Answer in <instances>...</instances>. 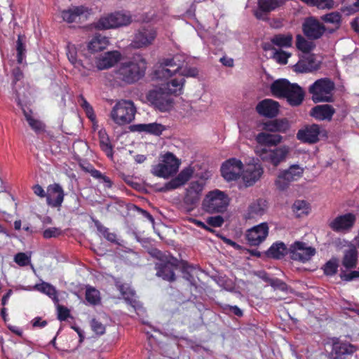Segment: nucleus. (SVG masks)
<instances>
[{
  "label": "nucleus",
  "mask_w": 359,
  "mask_h": 359,
  "mask_svg": "<svg viewBox=\"0 0 359 359\" xmlns=\"http://www.w3.org/2000/svg\"><path fill=\"white\" fill-rule=\"evenodd\" d=\"M147 62L143 58L123 63L116 72L117 78L127 83H133L144 76Z\"/></svg>",
  "instance_id": "obj_3"
},
{
  "label": "nucleus",
  "mask_w": 359,
  "mask_h": 359,
  "mask_svg": "<svg viewBox=\"0 0 359 359\" xmlns=\"http://www.w3.org/2000/svg\"><path fill=\"white\" fill-rule=\"evenodd\" d=\"M109 43V39L107 36L96 34L88 43V48L91 52H98L105 49Z\"/></svg>",
  "instance_id": "obj_34"
},
{
  "label": "nucleus",
  "mask_w": 359,
  "mask_h": 359,
  "mask_svg": "<svg viewBox=\"0 0 359 359\" xmlns=\"http://www.w3.org/2000/svg\"><path fill=\"white\" fill-rule=\"evenodd\" d=\"M121 59L118 51H109L100 55L96 60V65L99 69H105L111 67Z\"/></svg>",
  "instance_id": "obj_29"
},
{
  "label": "nucleus",
  "mask_w": 359,
  "mask_h": 359,
  "mask_svg": "<svg viewBox=\"0 0 359 359\" xmlns=\"http://www.w3.org/2000/svg\"><path fill=\"white\" fill-rule=\"evenodd\" d=\"M266 209V203L264 200H257L250 204L248 208L249 217L262 215Z\"/></svg>",
  "instance_id": "obj_41"
},
{
  "label": "nucleus",
  "mask_w": 359,
  "mask_h": 359,
  "mask_svg": "<svg viewBox=\"0 0 359 359\" xmlns=\"http://www.w3.org/2000/svg\"><path fill=\"white\" fill-rule=\"evenodd\" d=\"M22 111L27 121L35 132L39 133L43 130V124L40 121L33 118L31 111H28L24 108H22Z\"/></svg>",
  "instance_id": "obj_46"
},
{
  "label": "nucleus",
  "mask_w": 359,
  "mask_h": 359,
  "mask_svg": "<svg viewBox=\"0 0 359 359\" xmlns=\"http://www.w3.org/2000/svg\"><path fill=\"white\" fill-rule=\"evenodd\" d=\"M340 277L343 280L351 281L355 278H359V271H353L349 273L341 271L340 273Z\"/></svg>",
  "instance_id": "obj_60"
},
{
  "label": "nucleus",
  "mask_w": 359,
  "mask_h": 359,
  "mask_svg": "<svg viewBox=\"0 0 359 359\" xmlns=\"http://www.w3.org/2000/svg\"><path fill=\"white\" fill-rule=\"evenodd\" d=\"M278 108V103L270 99H265L259 102L256 107V109L260 115L269 118L277 116Z\"/></svg>",
  "instance_id": "obj_27"
},
{
  "label": "nucleus",
  "mask_w": 359,
  "mask_h": 359,
  "mask_svg": "<svg viewBox=\"0 0 359 359\" xmlns=\"http://www.w3.org/2000/svg\"><path fill=\"white\" fill-rule=\"evenodd\" d=\"M344 11L351 14L359 11V0H346Z\"/></svg>",
  "instance_id": "obj_54"
},
{
  "label": "nucleus",
  "mask_w": 359,
  "mask_h": 359,
  "mask_svg": "<svg viewBox=\"0 0 359 359\" xmlns=\"http://www.w3.org/2000/svg\"><path fill=\"white\" fill-rule=\"evenodd\" d=\"M287 124L285 121L280 120L269 121L264 123L263 128L269 132H283L285 131Z\"/></svg>",
  "instance_id": "obj_43"
},
{
  "label": "nucleus",
  "mask_w": 359,
  "mask_h": 359,
  "mask_svg": "<svg viewBox=\"0 0 359 359\" xmlns=\"http://www.w3.org/2000/svg\"><path fill=\"white\" fill-rule=\"evenodd\" d=\"M334 88V83L330 79H320L310 86L309 91L312 95L313 101L316 103L331 102Z\"/></svg>",
  "instance_id": "obj_9"
},
{
  "label": "nucleus",
  "mask_w": 359,
  "mask_h": 359,
  "mask_svg": "<svg viewBox=\"0 0 359 359\" xmlns=\"http://www.w3.org/2000/svg\"><path fill=\"white\" fill-rule=\"evenodd\" d=\"M156 36V30L150 26H144L139 29L132 41V46L140 48L151 45Z\"/></svg>",
  "instance_id": "obj_16"
},
{
  "label": "nucleus",
  "mask_w": 359,
  "mask_h": 359,
  "mask_svg": "<svg viewBox=\"0 0 359 359\" xmlns=\"http://www.w3.org/2000/svg\"><path fill=\"white\" fill-rule=\"evenodd\" d=\"M132 22V16L128 11H121L101 17L95 23L97 29H114L127 26Z\"/></svg>",
  "instance_id": "obj_8"
},
{
  "label": "nucleus",
  "mask_w": 359,
  "mask_h": 359,
  "mask_svg": "<svg viewBox=\"0 0 359 359\" xmlns=\"http://www.w3.org/2000/svg\"><path fill=\"white\" fill-rule=\"evenodd\" d=\"M263 168L259 163L250 164L243 170L242 177L246 187H250L258 181L263 174Z\"/></svg>",
  "instance_id": "obj_22"
},
{
  "label": "nucleus",
  "mask_w": 359,
  "mask_h": 359,
  "mask_svg": "<svg viewBox=\"0 0 359 359\" xmlns=\"http://www.w3.org/2000/svg\"><path fill=\"white\" fill-rule=\"evenodd\" d=\"M34 289L48 296L53 299L55 304H57L59 302L57 290L50 283L42 282L40 284H36L34 287Z\"/></svg>",
  "instance_id": "obj_36"
},
{
  "label": "nucleus",
  "mask_w": 359,
  "mask_h": 359,
  "mask_svg": "<svg viewBox=\"0 0 359 359\" xmlns=\"http://www.w3.org/2000/svg\"><path fill=\"white\" fill-rule=\"evenodd\" d=\"M320 128L318 125L312 124L306 126L297 133V138L302 142L313 144L319 140Z\"/></svg>",
  "instance_id": "obj_21"
},
{
  "label": "nucleus",
  "mask_w": 359,
  "mask_h": 359,
  "mask_svg": "<svg viewBox=\"0 0 359 359\" xmlns=\"http://www.w3.org/2000/svg\"><path fill=\"white\" fill-rule=\"evenodd\" d=\"M311 6H315L320 9H330L333 8L334 1L332 0H313Z\"/></svg>",
  "instance_id": "obj_55"
},
{
  "label": "nucleus",
  "mask_w": 359,
  "mask_h": 359,
  "mask_svg": "<svg viewBox=\"0 0 359 359\" xmlns=\"http://www.w3.org/2000/svg\"><path fill=\"white\" fill-rule=\"evenodd\" d=\"M224 222V218L220 215L209 217L206 220L207 224L213 227L222 226Z\"/></svg>",
  "instance_id": "obj_57"
},
{
  "label": "nucleus",
  "mask_w": 359,
  "mask_h": 359,
  "mask_svg": "<svg viewBox=\"0 0 359 359\" xmlns=\"http://www.w3.org/2000/svg\"><path fill=\"white\" fill-rule=\"evenodd\" d=\"M64 200V191L62 187L57 184H50L48 187L46 193L47 203L52 207H59Z\"/></svg>",
  "instance_id": "obj_25"
},
{
  "label": "nucleus",
  "mask_w": 359,
  "mask_h": 359,
  "mask_svg": "<svg viewBox=\"0 0 359 359\" xmlns=\"http://www.w3.org/2000/svg\"><path fill=\"white\" fill-rule=\"evenodd\" d=\"M297 48L301 50L304 54L310 53L313 49L314 44L313 42L309 41L304 36L298 34L296 37Z\"/></svg>",
  "instance_id": "obj_44"
},
{
  "label": "nucleus",
  "mask_w": 359,
  "mask_h": 359,
  "mask_svg": "<svg viewBox=\"0 0 359 359\" xmlns=\"http://www.w3.org/2000/svg\"><path fill=\"white\" fill-rule=\"evenodd\" d=\"M176 262L177 260H175L174 262L157 263L155 267L157 271L156 276L169 282L174 281L175 280V270L177 268Z\"/></svg>",
  "instance_id": "obj_26"
},
{
  "label": "nucleus",
  "mask_w": 359,
  "mask_h": 359,
  "mask_svg": "<svg viewBox=\"0 0 359 359\" xmlns=\"http://www.w3.org/2000/svg\"><path fill=\"white\" fill-rule=\"evenodd\" d=\"M338 268V261L337 259H332L324 266V273L328 276H332L336 273Z\"/></svg>",
  "instance_id": "obj_50"
},
{
  "label": "nucleus",
  "mask_w": 359,
  "mask_h": 359,
  "mask_svg": "<svg viewBox=\"0 0 359 359\" xmlns=\"http://www.w3.org/2000/svg\"><path fill=\"white\" fill-rule=\"evenodd\" d=\"M165 91L161 90H150L147 96L148 101L161 111H167L172 107V101Z\"/></svg>",
  "instance_id": "obj_14"
},
{
  "label": "nucleus",
  "mask_w": 359,
  "mask_h": 359,
  "mask_svg": "<svg viewBox=\"0 0 359 359\" xmlns=\"http://www.w3.org/2000/svg\"><path fill=\"white\" fill-rule=\"evenodd\" d=\"M243 170L241 161L232 158L226 161L221 167L222 176L228 182L237 180Z\"/></svg>",
  "instance_id": "obj_15"
},
{
  "label": "nucleus",
  "mask_w": 359,
  "mask_h": 359,
  "mask_svg": "<svg viewBox=\"0 0 359 359\" xmlns=\"http://www.w3.org/2000/svg\"><path fill=\"white\" fill-rule=\"evenodd\" d=\"M355 219V216L353 213L341 215L331 220L329 226L337 233H345L351 231Z\"/></svg>",
  "instance_id": "obj_17"
},
{
  "label": "nucleus",
  "mask_w": 359,
  "mask_h": 359,
  "mask_svg": "<svg viewBox=\"0 0 359 359\" xmlns=\"http://www.w3.org/2000/svg\"><path fill=\"white\" fill-rule=\"evenodd\" d=\"M204 189V184L198 181L191 182L186 189V194L183 198L182 210L189 213L193 211L201 199Z\"/></svg>",
  "instance_id": "obj_10"
},
{
  "label": "nucleus",
  "mask_w": 359,
  "mask_h": 359,
  "mask_svg": "<svg viewBox=\"0 0 359 359\" xmlns=\"http://www.w3.org/2000/svg\"><path fill=\"white\" fill-rule=\"evenodd\" d=\"M268 234V224L263 222L248 229L246 233V239L249 245L257 246L265 241Z\"/></svg>",
  "instance_id": "obj_18"
},
{
  "label": "nucleus",
  "mask_w": 359,
  "mask_h": 359,
  "mask_svg": "<svg viewBox=\"0 0 359 359\" xmlns=\"http://www.w3.org/2000/svg\"><path fill=\"white\" fill-rule=\"evenodd\" d=\"M67 55L69 62L73 66L78 69L79 73L83 76L88 75V72L86 71L82 62L76 58V48L73 45H68L67 48Z\"/></svg>",
  "instance_id": "obj_32"
},
{
  "label": "nucleus",
  "mask_w": 359,
  "mask_h": 359,
  "mask_svg": "<svg viewBox=\"0 0 359 359\" xmlns=\"http://www.w3.org/2000/svg\"><path fill=\"white\" fill-rule=\"evenodd\" d=\"M57 318L60 320H65L69 316V310L61 305L57 304Z\"/></svg>",
  "instance_id": "obj_59"
},
{
  "label": "nucleus",
  "mask_w": 359,
  "mask_h": 359,
  "mask_svg": "<svg viewBox=\"0 0 359 359\" xmlns=\"http://www.w3.org/2000/svg\"><path fill=\"white\" fill-rule=\"evenodd\" d=\"M292 35L291 34H278L271 39L273 45L279 48H290L292 45Z\"/></svg>",
  "instance_id": "obj_38"
},
{
  "label": "nucleus",
  "mask_w": 359,
  "mask_h": 359,
  "mask_svg": "<svg viewBox=\"0 0 359 359\" xmlns=\"http://www.w3.org/2000/svg\"><path fill=\"white\" fill-rule=\"evenodd\" d=\"M334 113L335 110L331 105L321 104L312 108L310 115L319 121H330Z\"/></svg>",
  "instance_id": "obj_31"
},
{
  "label": "nucleus",
  "mask_w": 359,
  "mask_h": 359,
  "mask_svg": "<svg viewBox=\"0 0 359 359\" xmlns=\"http://www.w3.org/2000/svg\"><path fill=\"white\" fill-rule=\"evenodd\" d=\"M272 94L277 97H285L292 106L299 105L304 97L303 90L296 83H290L287 79H281L273 81L271 86Z\"/></svg>",
  "instance_id": "obj_2"
},
{
  "label": "nucleus",
  "mask_w": 359,
  "mask_h": 359,
  "mask_svg": "<svg viewBox=\"0 0 359 359\" xmlns=\"http://www.w3.org/2000/svg\"><path fill=\"white\" fill-rule=\"evenodd\" d=\"M14 261L20 266H25L31 262V255L25 252H19L14 257Z\"/></svg>",
  "instance_id": "obj_51"
},
{
  "label": "nucleus",
  "mask_w": 359,
  "mask_h": 359,
  "mask_svg": "<svg viewBox=\"0 0 359 359\" xmlns=\"http://www.w3.org/2000/svg\"><path fill=\"white\" fill-rule=\"evenodd\" d=\"M139 132H145L154 135H160L165 130V127L158 123H140L135 126Z\"/></svg>",
  "instance_id": "obj_33"
},
{
  "label": "nucleus",
  "mask_w": 359,
  "mask_h": 359,
  "mask_svg": "<svg viewBox=\"0 0 359 359\" xmlns=\"http://www.w3.org/2000/svg\"><path fill=\"white\" fill-rule=\"evenodd\" d=\"M17 57L18 62L22 63L25 55V46L22 41V36L19 35L17 41Z\"/></svg>",
  "instance_id": "obj_52"
},
{
  "label": "nucleus",
  "mask_w": 359,
  "mask_h": 359,
  "mask_svg": "<svg viewBox=\"0 0 359 359\" xmlns=\"http://www.w3.org/2000/svg\"><path fill=\"white\" fill-rule=\"evenodd\" d=\"M356 351L355 347L349 343L333 344L332 352L338 355H351Z\"/></svg>",
  "instance_id": "obj_39"
},
{
  "label": "nucleus",
  "mask_w": 359,
  "mask_h": 359,
  "mask_svg": "<svg viewBox=\"0 0 359 359\" xmlns=\"http://www.w3.org/2000/svg\"><path fill=\"white\" fill-rule=\"evenodd\" d=\"M90 326L93 331L97 334L102 335L105 332L104 325L96 319H93L91 320Z\"/></svg>",
  "instance_id": "obj_56"
},
{
  "label": "nucleus",
  "mask_w": 359,
  "mask_h": 359,
  "mask_svg": "<svg viewBox=\"0 0 359 359\" xmlns=\"http://www.w3.org/2000/svg\"><path fill=\"white\" fill-rule=\"evenodd\" d=\"M116 287L120 291L121 295L137 311L139 315V312L142 311V306L139 302L136 300L135 293L128 285L116 283Z\"/></svg>",
  "instance_id": "obj_30"
},
{
  "label": "nucleus",
  "mask_w": 359,
  "mask_h": 359,
  "mask_svg": "<svg viewBox=\"0 0 359 359\" xmlns=\"http://www.w3.org/2000/svg\"><path fill=\"white\" fill-rule=\"evenodd\" d=\"M304 34L313 39L320 38L325 32V27L313 18L307 19L303 25Z\"/></svg>",
  "instance_id": "obj_24"
},
{
  "label": "nucleus",
  "mask_w": 359,
  "mask_h": 359,
  "mask_svg": "<svg viewBox=\"0 0 359 359\" xmlns=\"http://www.w3.org/2000/svg\"><path fill=\"white\" fill-rule=\"evenodd\" d=\"M321 20L327 23L339 25L341 22V15L339 12H332L323 15Z\"/></svg>",
  "instance_id": "obj_48"
},
{
  "label": "nucleus",
  "mask_w": 359,
  "mask_h": 359,
  "mask_svg": "<svg viewBox=\"0 0 359 359\" xmlns=\"http://www.w3.org/2000/svg\"><path fill=\"white\" fill-rule=\"evenodd\" d=\"M193 174L194 169L191 167H187L182 170L175 178L166 182L163 187L159 189V191L165 192L176 189L188 182Z\"/></svg>",
  "instance_id": "obj_20"
},
{
  "label": "nucleus",
  "mask_w": 359,
  "mask_h": 359,
  "mask_svg": "<svg viewBox=\"0 0 359 359\" xmlns=\"http://www.w3.org/2000/svg\"><path fill=\"white\" fill-rule=\"evenodd\" d=\"M358 252L355 246L345 250L342 259V265L346 269L355 268L357 265Z\"/></svg>",
  "instance_id": "obj_35"
},
{
  "label": "nucleus",
  "mask_w": 359,
  "mask_h": 359,
  "mask_svg": "<svg viewBox=\"0 0 359 359\" xmlns=\"http://www.w3.org/2000/svg\"><path fill=\"white\" fill-rule=\"evenodd\" d=\"M97 230L104 236V238L110 242H116V236L114 233L109 231L108 229L103 226L100 224H96Z\"/></svg>",
  "instance_id": "obj_53"
},
{
  "label": "nucleus",
  "mask_w": 359,
  "mask_h": 359,
  "mask_svg": "<svg viewBox=\"0 0 359 359\" xmlns=\"http://www.w3.org/2000/svg\"><path fill=\"white\" fill-rule=\"evenodd\" d=\"M319 62L315 59V56L308 53L301 56L300 60L294 66V71L297 72H311L319 68Z\"/></svg>",
  "instance_id": "obj_23"
},
{
  "label": "nucleus",
  "mask_w": 359,
  "mask_h": 359,
  "mask_svg": "<svg viewBox=\"0 0 359 359\" xmlns=\"http://www.w3.org/2000/svg\"><path fill=\"white\" fill-rule=\"evenodd\" d=\"M283 137L280 135L270 134L267 133H259L255 137L258 145L256 147L271 148L276 147L282 142Z\"/></svg>",
  "instance_id": "obj_28"
},
{
  "label": "nucleus",
  "mask_w": 359,
  "mask_h": 359,
  "mask_svg": "<svg viewBox=\"0 0 359 359\" xmlns=\"http://www.w3.org/2000/svg\"><path fill=\"white\" fill-rule=\"evenodd\" d=\"M290 252L292 259L305 263L314 256L316 249L305 243L296 241L290 245Z\"/></svg>",
  "instance_id": "obj_13"
},
{
  "label": "nucleus",
  "mask_w": 359,
  "mask_h": 359,
  "mask_svg": "<svg viewBox=\"0 0 359 359\" xmlns=\"http://www.w3.org/2000/svg\"><path fill=\"white\" fill-rule=\"evenodd\" d=\"M224 309L226 311H230L233 312L237 316L240 317V316H243L242 310L240 308H238L237 306L226 305L224 307Z\"/></svg>",
  "instance_id": "obj_63"
},
{
  "label": "nucleus",
  "mask_w": 359,
  "mask_h": 359,
  "mask_svg": "<svg viewBox=\"0 0 359 359\" xmlns=\"http://www.w3.org/2000/svg\"><path fill=\"white\" fill-rule=\"evenodd\" d=\"M180 56L163 58L154 74L157 79L164 80L161 90L167 94L180 95L184 84V77H195L198 71L196 67H183L180 64Z\"/></svg>",
  "instance_id": "obj_1"
},
{
  "label": "nucleus",
  "mask_w": 359,
  "mask_h": 359,
  "mask_svg": "<svg viewBox=\"0 0 359 359\" xmlns=\"http://www.w3.org/2000/svg\"><path fill=\"white\" fill-rule=\"evenodd\" d=\"M292 211L297 217H301L309 213L310 207L305 201L298 200L294 203Z\"/></svg>",
  "instance_id": "obj_42"
},
{
  "label": "nucleus",
  "mask_w": 359,
  "mask_h": 359,
  "mask_svg": "<svg viewBox=\"0 0 359 359\" xmlns=\"http://www.w3.org/2000/svg\"><path fill=\"white\" fill-rule=\"evenodd\" d=\"M180 165V160L173 154L167 152L161 156L158 164L152 166L151 172L158 177L168 179L177 172Z\"/></svg>",
  "instance_id": "obj_5"
},
{
  "label": "nucleus",
  "mask_w": 359,
  "mask_h": 359,
  "mask_svg": "<svg viewBox=\"0 0 359 359\" xmlns=\"http://www.w3.org/2000/svg\"><path fill=\"white\" fill-rule=\"evenodd\" d=\"M86 299L91 305L100 304L101 300L100 291L91 286L86 287Z\"/></svg>",
  "instance_id": "obj_45"
},
{
  "label": "nucleus",
  "mask_w": 359,
  "mask_h": 359,
  "mask_svg": "<svg viewBox=\"0 0 359 359\" xmlns=\"http://www.w3.org/2000/svg\"><path fill=\"white\" fill-rule=\"evenodd\" d=\"M98 136L101 149L109 158H112L114 154L113 147L106 130L104 129H100L98 132Z\"/></svg>",
  "instance_id": "obj_37"
},
{
  "label": "nucleus",
  "mask_w": 359,
  "mask_h": 359,
  "mask_svg": "<svg viewBox=\"0 0 359 359\" xmlns=\"http://www.w3.org/2000/svg\"><path fill=\"white\" fill-rule=\"evenodd\" d=\"M286 0H258V8L254 15L258 20H267L268 13L282 6Z\"/></svg>",
  "instance_id": "obj_19"
},
{
  "label": "nucleus",
  "mask_w": 359,
  "mask_h": 359,
  "mask_svg": "<svg viewBox=\"0 0 359 359\" xmlns=\"http://www.w3.org/2000/svg\"><path fill=\"white\" fill-rule=\"evenodd\" d=\"M291 56V53L282 50L274 49L273 53V58L280 65H285L288 58Z\"/></svg>",
  "instance_id": "obj_47"
},
{
  "label": "nucleus",
  "mask_w": 359,
  "mask_h": 359,
  "mask_svg": "<svg viewBox=\"0 0 359 359\" xmlns=\"http://www.w3.org/2000/svg\"><path fill=\"white\" fill-rule=\"evenodd\" d=\"M33 191H34V193L36 196H38L41 198L46 197V194L44 189L39 184H36V185L34 186Z\"/></svg>",
  "instance_id": "obj_64"
},
{
  "label": "nucleus",
  "mask_w": 359,
  "mask_h": 359,
  "mask_svg": "<svg viewBox=\"0 0 359 359\" xmlns=\"http://www.w3.org/2000/svg\"><path fill=\"white\" fill-rule=\"evenodd\" d=\"M89 172L90 173V175L99 180H100L104 184V186L107 188H110L112 186V182L111 180L102 174V172L97 170L95 169H91Z\"/></svg>",
  "instance_id": "obj_49"
},
{
  "label": "nucleus",
  "mask_w": 359,
  "mask_h": 359,
  "mask_svg": "<svg viewBox=\"0 0 359 359\" xmlns=\"http://www.w3.org/2000/svg\"><path fill=\"white\" fill-rule=\"evenodd\" d=\"M228 195L219 189H214L207 193L202 201L203 210L210 214L222 213L229 205Z\"/></svg>",
  "instance_id": "obj_4"
},
{
  "label": "nucleus",
  "mask_w": 359,
  "mask_h": 359,
  "mask_svg": "<svg viewBox=\"0 0 359 359\" xmlns=\"http://www.w3.org/2000/svg\"><path fill=\"white\" fill-rule=\"evenodd\" d=\"M91 14V9L85 6H72L62 10L60 16L67 23L81 22L87 20Z\"/></svg>",
  "instance_id": "obj_12"
},
{
  "label": "nucleus",
  "mask_w": 359,
  "mask_h": 359,
  "mask_svg": "<svg viewBox=\"0 0 359 359\" xmlns=\"http://www.w3.org/2000/svg\"><path fill=\"white\" fill-rule=\"evenodd\" d=\"M290 151V147L287 145L274 148L256 147L255 149L256 154L263 162L269 163L274 167L278 166L286 160Z\"/></svg>",
  "instance_id": "obj_7"
},
{
  "label": "nucleus",
  "mask_w": 359,
  "mask_h": 359,
  "mask_svg": "<svg viewBox=\"0 0 359 359\" xmlns=\"http://www.w3.org/2000/svg\"><path fill=\"white\" fill-rule=\"evenodd\" d=\"M81 105L83 107V109L85 110L87 116L91 121H94V119L95 118V116L93 109L92 107L90 106V104L86 101V100H85L83 97L81 98Z\"/></svg>",
  "instance_id": "obj_58"
},
{
  "label": "nucleus",
  "mask_w": 359,
  "mask_h": 359,
  "mask_svg": "<svg viewBox=\"0 0 359 359\" xmlns=\"http://www.w3.org/2000/svg\"><path fill=\"white\" fill-rule=\"evenodd\" d=\"M60 232L61 231L57 228H48L43 231V236L45 238H50L59 236Z\"/></svg>",
  "instance_id": "obj_61"
},
{
  "label": "nucleus",
  "mask_w": 359,
  "mask_h": 359,
  "mask_svg": "<svg viewBox=\"0 0 359 359\" xmlns=\"http://www.w3.org/2000/svg\"><path fill=\"white\" fill-rule=\"evenodd\" d=\"M255 276L265 281L266 283L269 284H274L276 280H273V278H271L269 274L264 271H258L255 272Z\"/></svg>",
  "instance_id": "obj_62"
},
{
  "label": "nucleus",
  "mask_w": 359,
  "mask_h": 359,
  "mask_svg": "<svg viewBox=\"0 0 359 359\" xmlns=\"http://www.w3.org/2000/svg\"><path fill=\"white\" fill-rule=\"evenodd\" d=\"M286 253L287 248L282 242L273 243L266 252L269 257L274 259H280Z\"/></svg>",
  "instance_id": "obj_40"
},
{
  "label": "nucleus",
  "mask_w": 359,
  "mask_h": 359,
  "mask_svg": "<svg viewBox=\"0 0 359 359\" xmlns=\"http://www.w3.org/2000/svg\"><path fill=\"white\" fill-rule=\"evenodd\" d=\"M136 108L130 100H121L113 107L111 118L115 123L123 126L128 124L135 118Z\"/></svg>",
  "instance_id": "obj_6"
},
{
  "label": "nucleus",
  "mask_w": 359,
  "mask_h": 359,
  "mask_svg": "<svg viewBox=\"0 0 359 359\" xmlns=\"http://www.w3.org/2000/svg\"><path fill=\"white\" fill-rule=\"evenodd\" d=\"M304 168L298 164H292L287 169L279 171L275 180V185L281 191L285 190L290 184L299 180L304 173Z\"/></svg>",
  "instance_id": "obj_11"
}]
</instances>
